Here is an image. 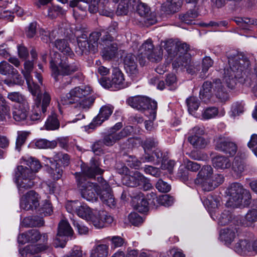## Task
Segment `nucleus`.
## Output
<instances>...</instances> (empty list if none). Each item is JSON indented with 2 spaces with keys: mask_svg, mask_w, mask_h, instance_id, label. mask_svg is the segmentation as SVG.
<instances>
[{
  "mask_svg": "<svg viewBox=\"0 0 257 257\" xmlns=\"http://www.w3.org/2000/svg\"><path fill=\"white\" fill-rule=\"evenodd\" d=\"M183 0H171L168 1L166 4H163L161 6L162 11L167 14L177 12L181 7Z\"/></svg>",
  "mask_w": 257,
  "mask_h": 257,
  "instance_id": "nucleus-32",
  "label": "nucleus"
},
{
  "mask_svg": "<svg viewBox=\"0 0 257 257\" xmlns=\"http://www.w3.org/2000/svg\"><path fill=\"white\" fill-rule=\"evenodd\" d=\"M60 59L51 60L50 61V68L52 71V76L55 81L57 82L60 80V76H69L75 72L79 71V65L76 62H70L68 56H60Z\"/></svg>",
  "mask_w": 257,
  "mask_h": 257,
  "instance_id": "nucleus-4",
  "label": "nucleus"
},
{
  "mask_svg": "<svg viewBox=\"0 0 257 257\" xmlns=\"http://www.w3.org/2000/svg\"><path fill=\"white\" fill-rule=\"evenodd\" d=\"M203 203L207 209L211 217L213 219H215L214 217H216V210L221 205L220 197L209 195L206 198L204 199Z\"/></svg>",
  "mask_w": 257,
  "mask_h": 257,
  "instance_id": "nucleus-25",
  "label": "nucleus"
},
{
  "mask_svg": "<svg viewBox=\"0 0 257 257\" xmlns=\"http://www.w3.org/2000/svg\"><path fill=\"white\" fill-rule=\"evenodd\" d=\"M0 109L1 113L5 118V116H10L11 108L9 104L1 94H0Z\"/></svg>",
  "mask_w": 257,
  "mask_h": 257,
  "instance_id": "nucleus-46",
  "label": "nucleus"
},
{
  "mask_svg": "<svg viewBox=\"0 0 257 257\" xmlns=\"http://www.w3.org/2000/svg\"><path fill=\"white\" fill-rule=\"evenodd\" d=\"M50 101L51 96L50 94L47 92H44L42 96V104H39L38 105L40 106V108L42 109V111L43 113L46 112L47 107L49 105Z\"/></svg>",
  "mask_w": 257,
  "mask_h": 257,
  "instance_id": "nucleus-60",
  "label": "nucleus"
},
{
  "mask_svg": "<svg viewBox=\"0 0 257 257\" xmlns=\"http://www.w3.org/2000/svg\"><path fill=\"white\" fill-rule=\"evenodd\" d=\"M234 61L232 59L228 60V63L230 65L229 68L224 69V81L226 82L227 87L232 89L236 83L235 79L237 76L235 72H239L243 71V67L240 63H238L237 60Z\"/></svg>",
  "mask_w": 257,
  "mask_h": 257,
  "instance_id": "nucleus-15",
  "label": "nucleus"
},
{
  "mask_svg": "<svg viewBox=\"0 0 257 257\" xmlns=\"http://www.w3.org/2000/svg\"><path fill=\"white\" fill-rule=\"evenodd\" d=\"M93 246L91 255L93 257H107L109 252V246L106 244L98 243Z\"/></svg>",
  "mask_w": 257,
  "mask_h": 257,
  "instance_id": "nucleus-35",
  "label": "nucleus"
},
{
  "mask_svg": "<svg viewBox=\"0 0 257 257\" xmlns=\"http://www.w3.org/2000/svg\"><path fill=\"white\" fill-rule=\"evenodd\" d=\"M113 107L110 105L102 106L99 110V113L93 119L89 124L91 128L96 126L100 125L104 121L107 120L113 112Z\"/></svg>",
  "mask_w": 257,
  "mask_h": 257,
  "instance_id": "nucleus-22",
  "label": "nucleus"
},
{
  "mask_svg": "<svg viewBox=\"0 0 257 257\" xmlns=\"http://www.w3.org/2000/svg\"><path fill=\"white\" fill-rule=\"evenodd\" d=\"M126 103L132 107L140 110H146L150 113V118L155 119L157 103L155 100L146 96H136L130 97L126 100Z\"/></svg>",
  "mask_w": 257,
  "mask_h": 257,
  "instance_id": "nucleus-8",
  "label": "nucleus"
},
{
  "mask_svg": "<svg viewBox=\"0 0 257 257\" xmlns=\"http://www.w3.org/2000/svg\"><path fill=\"white\" fill-rule=\"evenodd\" d=\"M166 86L170 90H175L177 87L176 77L174 74H169L166 79Z\"/></svg>",
  "mask_w": 257,
  "mask_h": 257,
  "instance_id": "nucleus-58",
  "label": "nucleus"
},
{
  "mask_svg": "<svg viewBox=\"0 0 257 257\" xmlns=\"http://www.w3.org/2000/svg\"><path fill=\"white\" fill-rule=\"evenodd\" d=\"M139 52L142 59L140 60L141 64H144L143 59L145 58H147L148 60L152 62L159 61L161 58L159 55H157L154 51V45L151 39L147 40L142 45Z\"/></svg>",
  "mask_w": 257,
  "mask_h": 257,
  "instance_id": "nucleus-18",
  "label": "nucleus"
},
{
  "mask_svg": "<svg viewBox=\"0 0 257 257\" xmlns=\"http://www.w3.org/2000/svg\"><path fill=\"white\" fill-rule=\"evenodd\" d=\"M218 109L216 107L211 106L206 107L202 111V119L204 120H208L214 118L218 115Z\"/></svg>",
  "mask_w": 257,
  "mask_h": 257,
  "instance_id": "nucleus-38",
  "label": "nucleus"
},
{
  "mask_svg": "<svg viewBox=\"0 0 257 257\" xmlns=\"http://www.w3.org/2000/svg\"><path fill=\"white\" fill-rule=\"evenodd\" d=\"M123 61L126 73L133 77H136L139 71L135 55L131 53L127 54L123 58Z\"/></svg>",
  "mask_w": 257,
  "mask_h": 257,
  "instance_id": "nucleus-23",
  "label": "nucleus"
},
{
  "mask_svg": "<svg viewBox=\"0 0 257 257\" xmlns=\"http://www.w3.org/2000/svg\"><path fill=\"white\" fill-rule=\"evenodd\" d=\"M24 65V69H22V73L26 80L32 78L31 73L33 70L34 63L33 61L28 60L25 62Z\"/></svg>",
  "mask_w": 257,
  "mask_h": 257,
  "instance_id": "nucleus-48",
  "label": "nucleus"
},
{
  "mask_svg": "<svg viewBox=\"0 0 257 257\" xmlns=\"http://www.w3.org/2000/svg\"><path fill=\"white\" fill-rule=\"evenodd\" d=\"M213 94L221 100L226 98L227 94L219 79L213 81V83L208 81L204 82L200 90L199 97L202 101L207 102L210 100Z\"/></svg>",
  "mask_w": 257,
  "mask_h": 257,
  "instance_id": "nucleus-6",
  "label": "nucleus"
},
{
  "mask_svg": "<svg viewBox=\"0 0 257 257\" xmlns=\"http://www.w3.org/2000/svg\"><path fill=\"white\" fill-rule=\"evenodd\" d=\"M131 133V128L126 127L118 133H111L105 135L102 140L106 146H111L121 139L127 137Z\"/></svg>",
  "mask_w": 257,
  "mask_h": 257,
  "instance_id": "nucleus-24",
  "label": "nucleus"
},
{
  "mask_svg": "<svg viewBox=\"0 0 257 257\" xmlns=\"http://www.w3.org/2000/svg\"><path fill=\"white\" fill-rule=\"evenodd\" d=\"M87 38V37L86 35H83L82 38L85 40H81L78 39L77 42L79 47L81 49L82 52L94 51L95 49H93V47H92L89 41L86 40Z\"/></svg>",
  "mask_w": 257,
  "mask_h": 257,
  "instance_id": "nucleus-49",
  "label": "nucleus"
},
{
  "mask_svg": "<svg viewBox=\"0 0 257 257\" xmlns=\"http://www.w3.org/2000/svg\"><path fill=\"white\" fill-rule=\"evenodd\" d=\"M213 167L217 169L224 170L229 168L231 165L229 158L223 155H217L212 158Z\"/></svg>",
  "mask_w": 257,
  "mask_h": 257,
  "instance_id": "nucleus-30",
  "label": "nucleus"
},
{
  "mask_svg": "<svg viewBox=\"0 0 257 257\" xmlns=\"http://www.w3.org/2000/svg\"><path fill=\"white\" fill-rule=\"evenodd\" d=\"M48 160L50 163V166L47 169L48 173L54 180L60 179L62 176L63 170L60 165L55 161L53 162L51 159H48Z\"/></svg>",
  "mask_w": 257,
  "mask_h": 257,
  "instance_id": "nucleus-34",
  "label": "nucleus"
},
{
  "mask_svg": "<svg viewBox=\"0 0 257 257\" xmlns=\"http://www.w3.org/2000/svg\"><path fill=\"white\" fill-rule=\"evenodd\" d=\"M156 187L161 192H168L171 190V186L162 179H159L156 184Z\"/></svg>",
  "mask_w": 257,
  "mask_h": 257,
  "instance_id": "nucleus-62",
  "label": "nucleus"
},
{
  "mask_svg": "<svg viewBox=\"0 0 257 257\" xmlns=\"http://www.w3.org/2000/svg\"><path fill=\"white\" fill-rule=\"evenodd\" d=\"M136 11L140 16L145 18L146 25H153L157 23L155 14L151 12L150 8L146 4L138 2L136 6Z\"/></svg>",
  "mask_w": 257,
  "mask_h": 257,
  "instance_id": "nucleus-21",
  "label": "nucleus"
},
{
  "mask_svg": "<svg viewBox=\"0 0 257 257\" xmlns=\"http://www.w3.org/2000/svg\"><path fill=\"white\" fill-rule=\"evenodd\" d=\"M226 192L229 196L228 205L232 207L240 206L243 200L244 206H248L250 204V193L248 190L244 189L240 183H232L228 187Z\"/></svg>",
  "mask_w": 257,
  "mask_h": 257,
  "instance_id": "nucleus-5",
  "label": "nucleus"
},
{
  "mask_svg": "<svg viewBox=\"0 0 257 257\" xmlns=\"http://www.w3.org/2000/svg\"><path fill=\"white\" fill-rule=\"evenodd\" d=\"M144 179V175L138 171L132 172L128 175H124L121 178L123 185L131 187L141 185V181Z\"/></svg>",
  "mask_w": 257,
  "mask_h": 257,
  "instance_id": "nucleus-26",
  "label": "nucleus"
},
{
  "mask_svg": "<svg viewBox=\"0 0 257 257\" xmlns=\"http://www.w3.org/2000/svg\"><path fill=\"white\" fill-rule=\"evenodd\" d=\"M100 46L103 58L106 60H110L115 58L118 53L117 44L114 42L113 37L109 34L106 33L101 38Z\"/></svg>",
  "mask_w": 257,
  "mask_h": 257,
  "instance_id": "nucleus-11",
  "label": "nucleus"
},
{
  "mask_svg": "<svg viewBox=\"0 0 257 257\" xmlns=\"http://www.w3.org/2000/svg\"><path fill=\"white\" fill-rule=\"evenodd\" d=\"M185 168L191 172H197L201 168V165L193 161L187 160L184 162Z\"/></svg>",
  "mask_w": 257,
  "mask_h": 257,
  "instance_id": "nucleus-64",
  "label": "nucleus"
},
{
  "mask_svg": "<svg viewBox=\"0 0 257 257\" xmlns=\"http://www.w3.org/2000/svg\"><path fill=\"white\" fill-rule=\"evenodd\" d=\"M158 145V142L155 138L147 139L143 143V147L145 152L147 151H151L155 149Z\"/></svg>",
  "mask_w": 257,
  "mask_h": 257,
  "instance_id": "nucleus-53",
  "label": "nucleus"
},
{
  "mask_svg": "<svg viewBox=\"0 0 257 257\" xmlns=\"http://www.w3.org/2000/svg\"><path fill=\"white\" fill-rule=\"evenodd\" d=\"M97 180L102 188V190L100 191L99 195L100 199L109 207L114 206L115 201L109 184L101 177H98Z\"/></svg>",
  "mask_w": 257,
  "mask_h": 257,
  "instance_id": "nucleus-20",
  "label": "nucleus"
},
{
  "mask_svg": "<svg viewBox=\"0 0 257 257\" xmlns=\"http://www.w3.org/2000/svg\"><path fill=\"white\" fill-rule=\"evenodd\" d=\"M188 110L191 114L195 112L199 108L200 101L196 97H190L186 100Z\"/></svg>",
  "mask_w": 257,
  "mask_h": 257,
  "instance_id": "nucleus-42",
  "label": "nucleus"
},
{
  "mask_svg": "<svg viewBox=\"0 0 257 257\" xmlns=\"http://www.w3.org/2000/svg\"><path fill=\"white\" fill-rule=\"evenodd\" d=\"M28 166H18L15 170L13 180L16 184L20 194L33 187L36 173L41 168V165L37 159L29 157L25 160Z\"/></svg>",
  "mask_w": 257,
  "mask_h": 257,
  "instance_id": "nucleus-2",
  "label": "nucleus"
},
{
  "mask_svg": "<svg viewBox=\"0 0 257 257\" xmlns=\"http://www.w3.org/2000/svg\"><path fill=\"white\" fill-rule=\"evenodd\" d=\"M45 113L42 112V109L39 105H36L34 107V110L30 115L31 120L36 121L42 119L45 117Z\"/></svg>",
  "mask_w": 257,
  "mask_h": 257,
  "instance_id": "nucleus-54",
  "label": "nucleus"
},
{
  "mask_svg": "<svg viewBox=\"0 0 257 257\" xmlns=\"http://www.w3.org/2000/svg\"><path fill=\"white\" fill-rule=\"evenodd\" d=\"M132 0H127L126 1H121L117 6V10L116 11V14L118 16L125 15L128 13V10L129 6H133L134 5L131 3ZM136 0H133V2H135Z\"/></svg>",
  "mask_w": 257,
  "mask_h": 257,
  "instance_id": "nucleus-40",
  "label": "nucleus"
},
{
  "mask_svg": "<svg viewBox=\"0 0 257 257\" xmlns=\"http://www.w3.org/2000/svg\"><path fill=\"white\" fill-rule=\"evenodd\" d=\"M26 82L31 93L34 96H39L40 93L39 86L33 82L32 78L26 80Z\"/></svg>",
  "mask_w": 257,
  "mask_h": 257,
  "instance_id": "nucleus-59",
  "label": "nucleus"
},
{
  "mask_svg": "<svg viewBox=\"0 0 257 257\" xmlns=\"http://www.w3.org/2000/svg\"><path fill=\"white\" fill-rule=\"evenodd\" d=\"M158 201L160 204L163 206H169L173 204L174 199L173 197L169 195L165 194L160 196Z\"/></svg>",
  "mask_w": 257,
  "mask_h": 257,
  "instance_id": "nucleus-56",
  "label": "nucleus"
},
{
  "mask_svg": "<svg viewBox=\"0 0 257 257\" xmlns=\"http://www.w3.org/2000/svg\"><path fill=\"white\" fill-rule=\"evenodd\" d=\"M215 149L217 151L233 156L237 151V146L231 140L224 136L216 137L214 139Z\"/></svg>",
  "mask_w": 257,
  "mask_h": 257,
  "instance_id": "nucleus-13",
  "label": "nucleus"
},
{
  "mask_svg": "<svg viewBox=\"0 0 257 257\" xmlns=\"http://www.w3.org/2000/svg\"><path fill=\"white\" fill-rule=\"evenodd\" d=\"M28 102H24L23 104L19 105L13 111V118L17 121L25 120L27 117L29 110Z\"/></svg>",
  "mask_w": 257,
  "mask_h": 257,
  "instance_id": "nucleus-27",
  "label": "nucleus"
},
{
  "mask_svg": "<svg viewBox=\"0 0 257 257\" xmlns=\"http://www.w3.org/2000/svg\"><path fill=\"white\" fill-rule=\"evenodd\" d=\"M54 33V31H52V33H50L49 31H47L43 29H41L40 30V34L41 36V39L44 42L46 43L51 42L54 39V37L53 36Z\"/></svg>",
  "mask_w": 257,
  "mask_h": 257,
  "instance_id": "nucleus-57",
  "label": "nucleus"
},
{
  "mask_svg": "<svg viewBox=\"0 0 257 257\" xmlns=\"http://www.w3.org/2000/svg\"><path fill=\"white\" fill-rule=\"evenodd\" d=\"M54 45L55 47L63 54V56H68L70 58H72L74 56L66 40L58 39L55 42Z\"/></svg>",
  "mask_w": 257,
  "mask_h": 257,
  "instance_id": "nucleus-29",
  "label": "nucleus"
},
{
  "mask_svg": "<svg viewBox=\"0 0 257 257\" xmlns=\"http://www.w3.org/2000/svg\"><path fill=\"white\" fill-rule=\"evenodd\" d=\"M55 141H49L46 139H40L35 142V146L38 149H53L57 146Z\"/></svg>",
  "mask_w": 257,
  "mask_h": 257,
  "instance_id": "nucleus-43",
  "label": "nucleus"
},
{
  "mask_svg": "<svg viewBox=\"0 0 257 257\" xmlns=\"http://www.w3.org/2000/svg\"><path fill=\"white\" fill-rule=\"evenodd\" d=\"M29 133L25 131L18 132V137L16 140V148L19 151L21 146L24 144Z\"/></svg>",
  "mask_w": 257,
  "mask_h": 257,
  "instance_id": "nucleus-50",
  "label": "nucleus"
},
{
  "mask_svg": "<svg viewBox=\"0 0 257 257\" xmlns=\"http://www.w3.org/2000/svg\"><path fill=\"white\" fill-rule=\"evenodd\" d=\"M73 231L68 222L65 220H62L59 224L58 232L55 240L56 247H64L66 241L63 239L65 236H72Z\"/></svg>",
  "mask_w": 257,
  "mask_h": 257,
  "instance_id": "nucleus-17",
  "label": "nucleus"
},
{
  "mask_svg": "<svg viewBox=\"0 0 257 257\" xmlns=\"http://www.w3.org/2000/svg\"><path fill=\"white\" fill-rule=\"evenodd\" d=\"M195 183L196 184H201L203 190L205 191H212L217 187V184H215L213 181H211L210 179H209V180H207V179L202 180L196 179Z\"/></svg>",
  "mask_w": 257,
  "mask_h": 257,
  "instance_id": "nucleus-45",
  "label": "nucleus"
},
{
  "mask_svg": "<svg viewBox=\"0 0 257 257\" xmlns=\"http://www.w3.org/2000/svg\"><path fill=\"white\" fill-rule=\"evenodd\" d=\"M7 98L12 102L19 103V105L23 104L24 102H28L25 96L19 92H9Z\"/></svg>",
  "mask_w": 257,
  "mask_h": 257,
  "instance_id": "nucleus-39",
  "label": "nucleus"
},
{
  "mask_svg": "<svg viewBox=\"0 0 257 257\" xmlns=\"http://www.w3.org/2000/svg\"><path fill=\"white\" fill-rule=\"evenodd\" d=\"M92 92V89L89 86H81L72 89L69 93L61 98V103L63 105L73 104L78 102L83 97H86Z\"/></svg>",
  "mask_w": 257,
  "mask_h": 257,
  "instance_id": "nucleus-10",
  "label": "nucleus"
},
{
  "mask_svg": "<svg viewBox=\"0 0 257 257\" xmlns=\"http://www.w3.org/2000/svg\"><path fill=\"white\" fill-rule=\"evenodd\" d=\"M213 174V169L209 165L204 166L198 174L196 179L209 180Z\"/></svg>",
  "mask_w": 257,
  "mask_h": 257,
  "instance_id": "nucleus-41",
  "label": "nucleus"
},
{
  "mask_svg": "<svg viewBox=\"0 0 257 257\" xmlns=\"http://www.w3.org/2000/svg\"><path fill=\"white\" fill-rule=\"evenodd\" d=\"M234 250L241 255L257 253V240H254L253 235L240 238L234 246Z\"/></svg>",
  "mask_w": 257,
  "mask_h": 257,
  "instance_id": "nucleus-12",
  "label": "nucleus"
},
{
  "mask_svg": "<svg viewBox=\"0 0 257 257\" xmlns=\"http://www.w3.org/2000/svg\"><path fill=\"white\" fill-rule=\"evenodd\" d=\"M47 248L45 245H28L24 248L20 250V253L23 257H26L28 255L38 253Z\"/></svg>",
  "mask_w": 257,
  "mask_h": 257,
  "instance_id": "nucleus-33",
  "label": "nucleus"
},
{
  "mask_svg": "<svg viewBox=\"0 0 257 257\" xmlns=\"http://www.w3.org/2000/svg\"><path fill=\"white\" fill-rule=\"evenodd\" d=\"M103 173V170L99 168V162L92 159L90 161V166L85 168L82 173H75L77 184L83 198L91 202L97 200L100 193L99 187L96 183L88 181L86 178H92L96 175L102 174Z\"/></svg>",
  "mask_w": 257,
  "mask_h": 257,
  "instance_id": "nucleus-1",
  "label": "nucleus"
},
{
  "mask_svg": "<svg viewBox=\"0 0 257 257\" xmlns=\"http://www.w3.org/2000/svg\"><path fill=\"white\" fill-rule=\"evenodd\" d=\"M79 204L80 203L78 201H69L66 203L65 207L68 212L77 213V210L80 206Z\"/></svg>",
  "mask_w": 257,
  "mask_h": 257,
  "instance_id": "nucleus-61",
  "label": "nucleus"
},
{
  "mask_svg": "<svg viewBox=\"0 0 257 257\" xmlns=\"http://www.w3.org/2000/svg\"><path fill=\"white\" fill-rule=\"evenodd\" d=\"M244 168L242 161L239 157H235L232 163V169L234 172L238 174H240L243 171Z\"/></svg>",
  "mask_w": 257,
  "mask_h": 257,
  "instance_id": "nucleus-55",
  "label": "nucleus"
},
{
  "mask_svg": "<svg viewBox=\"0 0 257 257\" xmlns=\"http://www.w3.org/2000/svg\"><path fill=\"white\" fill-rule=\"evenodd\" d=\"M237 228L236 227H227L220 231V238L225 244L229 245L236 237Z\"/></svg>",
  "mask_w": 257,
  "mask_h": 257,
  "instance_id": "nucleus-28",
  "label": "nucleus"
},
{
  "mask_svg": "<svg viewBox=\"0 0 257 257\" xmlns=\"http://www.w3.org/2000/svg\"><path fill=\"white\" fill-rule=\"evenodd\" d=\"M204 134L202 127L195 126L190 130L188 132V142L195 148L202 149L207 145V141L202 137L200 136Z\"/></svg>",
  "mask_w": 257,
  "mask_h": 257,
  "instance_id": "nucleus-16",
  "label": "nucleus"
},
{
  "mask_svg": "<svg viewBox=\"0 0 257 257\" xmlns=\"http://www.w3.org/2000/svg\"><path fill=\"white\" fill-rule=\"evenodd\" d=\"M108 0H91L89 6V11L91 13H95L102 9Z\"/></svg>",
  "mask_w": 257,
  "mask_h": 257,
  "instance_id": "nucleus-44",
  "label": "nucleus"
},
{
  "mask_svg": "<svg viewBox=\"0 0 257 257\" xmlns=\"http://www.w3.org/2000/svg\"><path fill=\"white\" fill-rule=\"evenodd\" d=\"M177 49L176 58L172 64L173 68L185 69L188 73L194 74L195 70L192 64L191 55L188 52L189 45L185 43H180L177 45Z\"/></svg>",
  "mask_w": 257,
  "mask_h": 257,
  "instance_id": "nucleus-7",
  "label": "nucleus"
},
{
  "mask_svg": "<svg viewBox=\"0 0 257 257\" xmlns=\"http://www.w3.org/2000/svg\"><path fill=\"white\" fill-rule=\"evenodd\" d=\"M27 232L29 242H36L39 240H41L44 243L47 241L48 235L47 233L41 234L39 231L36 229H30Z\"/></svg>",
  "mask_w": 257,
  "mask_h": 257,
  "instance_id": "nucleus-36",
  "label": "nucleus"
},
{
  "mask_svg": "<svg viewBox=\"0 0 257 257\" xmlns=\"http://www.w3.org/2000/svg\"><path fill=\"white\" fill-rule=\"evenodd\" d=\"M0 73L3 75H12L11 79H6L4 80V83L9 86L15 84L20 85L23 82L18 71L6 61H2L0 63Z\"/></svg>",
  "mask_w": 257,
  "mask_h": 257,
  "instance_id": "nucleus-14",
  "label": "nucleus"
},
{
  "mask_svg": "<svg viewBox=\"0 0 257 257\" xmlns=\"http://www.w3.org/2000/svg\"><path fill=\"white\" fill-rule=\"evenodd\" d=\"M39 205V195L33 190L28 192L21 199V208L25 210L36 209Z\"/></svg>",
  "mask_w": 257,
  "mask_h": 257,
  "instance_id": "nucleus-19",
  "label": "nucleus"
},
{
  "mask_svg": "<svg viewBox=\"0 0 257 257\" xmlns=\"http://www.w3.org/2000/svg\"><path fill=\"white\" fill-rule=\"evenodd\" d=\"M95 98L92 96H88L86 97H83L79 101V107L83 109H89L93 103Z\"/></svg>",
  "mask_w": 257,
  "mask_h": 257,
  "instance_id": "nucleus-51",
  "label": "nucleus"
},
{
  "mask_svg": "<svg viewBox=\"0 0 257 257\" xmlns=\"http://www.w3.org/2000/svg\"><path fill=\"white\" fill-rule=\"evenodd\" d=\"M215 219L217 220V223L219 225L225 226L228 225L231 222L234 223V217L232 213L228 210H224L218 215H216L214 217Z\"/></svg>",
  "mask_w": 257,
  "mask_h": 257,
  "instance_id": "nucleus-31",
  "label": "nucleus"
},
{
  "mask_svg": "<svg viewBox=\"0 0 257 257\" xmlns=\"http://www.w3.org/2000/svg\"><path fill=\"white\" fill-rule=\"evenodd\" d=\"M100 85L105 88H111L112 90H118L124 88L128 86L125 82L124 75L118 68H114L112 71L111 79L102 77L99 79Z\"/></svg>",
  "mask_w": 257,
  "mask_h": 257,
  "instance_id": "nucleus-9",
  "label": "nucleus"
},
{
  "mask_svg": "<svg viewBox=\"0 0 257 257\" xmlns=\"http://www.w3.org/2000/svg\"><path fill=\"white\" fill-rule=\"evenodd\" d=\"M127 165L131 168L139 169L141 165V161L138 160L135 157L130 156L125 159Z\"/></svg>",
  "mask_w": 257,
  "mask_h": 257,
  "instance_id": "nucleus-63",
  "label": "nucleus"
},
{
  "mask_svg": "<svg viewBox=\"0 0 257 257\" xmlns=\"http://www.w3.org/2000/svg\"><path fill=\"white\" fill-rule=\"evenodd\" d=\"M245 219L247 226H251L254 222L257 221V209H251L248 211L245 215Z\"/></svg>",
  "mask_w": 257,
  "mask_h": 257,
  "instance_id": "nucleus-47",
  "label": "nucleus"
},
{
  "mask_svg": "<svg viewBox=\"0 0 257 257\" xmlns=\"http://www.w3.org/2000/svg\"><path fill=\"white\" fill-rule=\"evenodd\" d=\"M77 215L87 221H90L97 228H101L111 224L113 219L106 211H99L92 212L86 205H80L77 210Z\"/></svg>",
  "mask_w": 257,
  "mask_h": 257,
  "instance_id": "nucleus-3",
  "label": "nucleus"
},
{
  "mask_svg": "<svg viewBox=\"0 0 257 257\" xmlns=\"http://www.w3.org/2000/svg\"><path fill=\"white\" fill-rule=\"evenodd\" d=\"M197 14L196 12L190 10L188 11L186 14L180 15V19L186 24H191V21L195 18H197Z\"/></svg>",
  "mask_w": 257,
  "mask_h": 257,
  "instance_id": "nucleus-52",
  "label": "nucleus"
},
{
  "mask_svg": "<svg viewBox=\"0 0 257 257\" xmlns=\"http://www.w3.org/2000/svg\"><path fill=\"white\" fill-rule=\"evenodd\" d=\"M45 126L48 131H54L59 128L60 122L55 112L53 111L51 112L45 122Z\"/></svg>",
  "mask_w": 257,
  "mask_h": 257,
  "instance_id": "nucleus-37",
  "label": "nucleus"
}]
</instances>
